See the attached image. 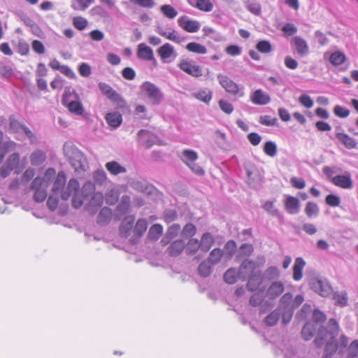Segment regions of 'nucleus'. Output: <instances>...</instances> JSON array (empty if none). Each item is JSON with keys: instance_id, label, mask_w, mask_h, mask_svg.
I'll list each match as a JSON object with an SVG mask.
<instances>
[{"instance_id": "obj_1", "label": "nucleus", "mask_w": 358, "mask_h": 358, "mask_svg": "<svg viewBox=\"0 0 358 358\" xmlns=\"http://www.w3.org/2000/svg\"><path fill=\"white\" fill-rule=\"evenodd\" d=\"M338 334V324L335 319H330L328 322V329H321L317 334L314 340L317 347L321 348L324 343V355L331 356L337 350L336 337Z\"/></svg>"}, {"instance_id": "obj_2", "label": "nucleus", "mask_w": 358, "mask_h": 358, "mask_svg": "<svg viewBox=\"0 0 358 358\" xmlns=\"http://www.w3.org/2000/svg\"><path fill=\"white\" fill-rule=\"evenodd\" d=\"M64 152L75 172L80 174L87 170L88 167L87 159L80 150L72 145H64Z\"/></svg>"}, {"instance_id": "obj_3", "label": "nucleus", "mask_w": 358, "mask_h": 358, "mask_svg": "<svg viewBox=\"0 0 358 358\" xmlns=\"http://www.w3.org/2000/svg\"><path fill=\"white\" fill-rule=\"evenodd\" d=\"M140 89L142 95L153 106L160 104L164 99V94L159 87L149 81L143 83Z\"/></svg>"}, {"instance_id": "obj_4", "label": "nucleus", "mask_w": 358, "mask_h": 358, "mask_svg": "<svg viewBox=\"0 0 358 358\" xmlns=\"http://www.w3.org/2000/svg\"><path fill=\"white\" fill-rule=\"evenodd\" d=\"M77 99L78 94L74 91L71 92L70 90H67L62 96V102L71 113L80 115L83 113L84 108L82 103Z\"/></svg>"}, {"instance_id": "obj_5", "label": "nucleus", "mask_w": 358, "mask_h": 358, "mask_svg": "<svg viewBox=\"0 0 358 358\" xmlns=\"http://www.w3.org/2000/svg\"><path fill=\"white\" fill-rule=\"evenodd\" d=\"M217 79L220 85L227 93L240 97L244 96L243 87H240L227 76L219 73L217 76Z\"/></svg>"}, {"instance_id": "obj_6", "label": "nucleus", "mask_w": 358, "mask_h": 358, "mask_svg": "<svg viewBox=\"0 0 358 358\" xmlns=\"http://www.w3.org/2000/svg\"><path fill=\"white\" fill-rule=\"evenodd\" d=\"M311 289L320 296L327 297L332 292V287L328 280L322 277L313 278L310 282Z\"/></svg>"}, {"instance_id": "obj_7", "label": "nucleus", "mask_w": 358, "mask_h": 358, "mask_svg": "<svg viewBox=\"0 0 358 358\" xmlns=\"http://www.w3.org/2000/svg\"><path fill=\"white\" fill-rule=\"evenodd\" d=\"M256 263L250 259L244 260L238 269V279L245 280L255 273Z\"/></svg>"}, {"instance_id": "obj_8", "label": "nucleus", "mask_w": 358, "mask_h": 358, "mask_svg": "<svg viewBox=\"0 0 358 358\" xmlns=\"http://www.w3.org/2000/svg\"><path fill=\"white\" fill-rule=\"evenodd\" d=\"M179 68L186 73L193 77L202 76V69L199 65H195L192 62L182 59L178 64Z\"/></svg>"}, {"instance_id": "obj_9", "label": "nucleus", "mask_w": 358, "mask_h": 358, "mask_svg": "<svg viewBox=\"0 0 358 358\" xmlns=\"http://www.w3.org/2000/svg\"><path fill=\"white\" fill-rule=\"evenodd\" d=\"M331 182L343 189H351L353 187V182L351 178V174L346 171L343 175H338L334 176L331 180Z\"/></svg>"}, {"instance_id": "obj_10", "label": "nucleus", "mask_w": 358, "mask_h": 358, "mask_svg": "<svg viewBox=\"0 0 358 358\" xmlns=\"http://www.w3.org/2000/svg\"><path fill=\"white\" fill-rule=\"evenodd\" d=\"M178 24L182 29L189 33H195L200 28V24L198 21L189 20L186 15L179 17Z\"/></svg>"}, {"instance_id": "obj_11", "label": "nucleus", "mask_w": 358, "mask_h": 358, "mask_svg": "<svg viewBox=\"0 0 358 358\" xmlns=\"http://www.w3.org/2000/svg\"><path fill=\"white\" fill-rule=\"evenodd\" d=\"M103 195L101 192L94 193L89 199L87 208L92 214H94L101 208L103 203Z\"/></svg>"}, {"instance_id": "obj_12", "label": "nucleus", "mask_w": 358, "mask_h": 358, "mask_svg": "<svg viewBox=\"0 0 358 358\" xmlns=\"http://www.w3.org/2000/svg\"><path fill=\"white\" fill-rule=\"evenodd\" d=\"M155 31L162 36L173 41L177 43H181L184 42L187 38L186 37H182L178 34V33L175 30H172V31H166L163 27L157 24L155 27Z\"/></svg>"}, {"instance_id": "obj_13", "label": "nucleus", "mask_w": 358, "mask_h": 358, "mask_svg": "<svg viewBox=\"0 0 358 358\" xmlns=\"http://www.w3.org/2000/svg\"><path fill=\"white\" fill-rule=\"evenodd\" d=\"M284 205L285 210L289 214L296 215L299 213L301 203L298 198L290 195H285Z\"/></svg>"}, {"instance_id": "obj_14", "label": "nucleus", "mask_w": 358, "mask_h": 358, "mask_svg": "<svg viewBox=\"0 0 358 358\" xmlns=\"http://www.w3.org/2000/svg\"><path fill=\"white\" fill-rule=\"evenodd\" d=\"M292 44L294 46L297 54L301 57H305L309 53V47L306 40L300 36H294L292 39Z\"/></svg>"}, {"instance_id": "obj_15", "label": "nucleus", "mask_w": 358, "mask_h": 358, "mask_svg": "<svg viewBox=\"0 0 358 358\" xmlns=\"http://www.w3.org/2000/svg\"><path fill=\"white\" fill-rule=\"evenodd\" d=\"M148 228V223L145 219H139L134 227V237L131 238L132 244H136L139 238L143 235Z\"/></svg>"}, {"instance_id": "obj_16", "label": "nucleus", "mask_w": 358, "mask_h": 358, "mask_svg": "<svg viewBox=\"0 0 358 358\" xmlns=\"http://www.w3.org/2000/svg\"><path fill=\"white\" fill-rule=\"evenodd\" d=\"M137 57L139 59L145 61H153L157 64V61L154 57L152 49L145 43H140L138 45Z\"/></svg>"}, {"instance_id": "obj_17", "label": "nucleus", "mask_w": 358, "mask_h": 358, "mask_svg": "<svg viewBox=\"0 0 358 358\" xmlns=\"http://www.w3.org/2000/svg\"><path fill=\"white\" fill-rule=\"evenodd\" d=\"M250 101L255 105H266L271 101L270 96L259 89L255 90L250 96Z\"/></svg>"}, {"instance_id": "obj_18", "label": "nucleus", "mask_w": 358, "mask_h": 358, "mask_svg": "<svg viewBox=\"0 0 358 358\" xmlns=\"http://www.w3.org/2000/svg\"><path fill=\"white\" fill-rule=\"evenodd\" d=\"M99 88L106 96L110 100L117 102L121 99V96L116 91H115L109 85L100 82L98 84Z\"/></svg>"}, {"instance_id": "obj_19", "label": "nucleus", "mask_w": 358, "mask_h": 358, "mask_svg": "<svg viewBox=\"0 0 358 358\" xmlns=\"http://www.w3.org/2000/svg\"><path fill=\"white\" fill-rule=\"evenodd\" d=\"M285 290L284 284L280 281H275L271 283L266 291V296L271 299L278 297Z\"/></svg>"}, {"instance_id": "obj_20", "label": "nucleus", "mask_w": 358, "mask_h": 358, "mask_svg": "<svg viewBox=\"0 0 358 358\" xmlns=\"http://www.w3.org/2000/svg\"><path fill=\"white\" fill-rule=\"evenodd\" d=\"M79 188L80 185L78 180L74 178L71 179L66 189L62 192V199L67 201L71 194L79 192Z\"/></svg>"}, {"instance_id": "obj_21", "label": "nucleus", "mask_w": 358, "mask_h": 358, "mask_svg": "<svg viewBox=\"0 0 358 358\" xmlns=\"http://www.w3.org/2000/svg\"><path fill=\"white\" fill-rule=\"evenodd\" d=\"M321 329H328V326L327 327H318L314 323L308 322L302 329V337L306 341L310 340L315 336L316 331L317 330L318 333Z\"/></svg>"}, {"instance_id": "obj_22", "label": "nucleus", "mask_w": 358, "mask_h": 358, "mask_svg": "<svg viewBox=\"0 0 358 358\" xmlns=\"http://www.w3.org/2000/svg\"><path fill=\"white\" fill-rule=\"evenodd\" d=\"M134 221V215L127 216L122 220L120 226V234L122 236L127 237L129 235L130 231L133 227Z\"/></svg>"}, {"instance_id": "obj_23", "label": "nucleus", "mask_w": 358, "mask_h": 358, "mask_svg": "<svg viewBox=\"0 0 358 358\" xmlns=\"http://www.w3.org/2000/svg\"><path fill=\"white\" fill-rule=\"evenodd\" d=\"M66 179L65 174L63 172H59L52 186L53 194L57 196L60 194L62 195V192L64 191V187L66 183Z\"/></svg>"}, {"instance_id": "obj_24", "label": "nucleus", "mask_w": 358, "mask_h": 358, "mask_svg": "<svg viewBox=\"0 0 358 358\" xmlns=\"http://www.w3.org/2000/svg\"><path fill=\"white\" fill-rule=\"evenodd\" d=\"M157 52L160 56L161 59L164 61L170 58L173 55L174 56V57H176V53L173 46L169 43H166L162 46H161L157 50Z\"/></svg>"}, {"instance_id": "obj_25", "label": "nucleus", "mask_w": 358, "mask_h": 358, "mask_svg": "<svg viewBox=\"0 0 358 358\" xmlns=\"http://www.w3.org/2000/svg\"><path fill=\"white\" fill-rule=\"evenodd\" d=\"M306 265V262L301 257H297L295 259L293 266V279L299 281L303 277V269Z\"/></svg>"}, {"instance_id": "obj_26", "label": "nucleus", "mask_w": 358, "mask_h": 358, "mask_svg": "<svg viewBox=\"0 0 358 358\" xmlns=\"http://www.w3.org/2000/svg\"><path fill=\"white\" fill-rule=\"evenodd\" d=\"M336 138L343 143L348 149H355L357 148V143L353 138L344 133L336 134Z\"/></svg>"}, {"instance_id": "obj_27", "label": "nucleus", "mask_w": 358, "mask_h": 358, "mask_svg": "<svg viewBox=\"0 0 358 358\" xmlns=\"http://www.w3.org/2000/svg\"><path fill=\"white\" fill-rule=\"evenodd\" d=\"M3 141V133L0 131V163L3 161L6 155L14 148L13 141Z\"/></svg>"}, {"instance_id": "obj_28", "label": "nucleus", "mask_w": 358, "mask_h": 358, "mask_svg": "<svg viewBox=\"0 0 358 358\" xmlns=\"http://www.w3.org/2000/svg\"><path fill=\"white\" fill-rule=\"evenodd\" d=\"M105 167L107 171L113 176H117L120 173H125L127 172V169L116 161L107 162L105 164Z\"/></svg>"}, {"instance_id": "obj_29", "label": "nucleus", "mask_w": 358, "mask_h": 358, "mask_svg": "<svg viewBox=\"0 0 358 358\" xmlns=\"http://www.w3.org/2000/svg\"><path fill=\"white\" fill-rule=\"evenodd\" d=\"M262 281L261 272L257 271L255 273H253V275L248 278V282L247 283L248 289L251 292L257 290L262 284Z\"/></svg>"}, {"instance_id": "obj_30", "label": "nucleus", "mask_w": 358, "mask_h": 358, "mask_svg": "<svg viewBox=\"0 0 358 358\" xmlns=\"http://www.w3.org/2000/svg\"><path fill=\"white\" fill-rule=\"evenodd\" d=\"M106 120L110 127L117 128L122 122V115L119 112L108 113L106 115Z\"/></svg>"}, {"instance_id": "obj_31", "label": "nucleus", "mask_w": 358, "mask_h": 358, "mask_svg": "<svg viewBox=\"0 0 358 358\" xmlns=\"http://www.w3.org/2000/svg\"><path fill=\"white\" fill-rule=\"evenodd\" d=\"M180 230V226L178 224H173L168 228L165 237L162 239L161 242L163 245H166L171 239L178 235Z\"/></svg>"}, {"instance_id": "obj_32", "label": "nucleus", "mask_w": 358, "mask_h": 358, "mask_svg": "<svg viewBox=\"0 0 358 358\" xmlns=\"http://www.w3.org/2000/svg\"><path fill=\"white\" fill-rule=\"evenodd\" d=\"M200 243V249L203 252H208L214 243V238L209 232L203 234Z\"/></svg>"}, {"instance_id": "obj_33", "label": "nucleus", "mask_w": 358, "mask_h": 358, "mask_svg": "<svg viewBox=\"0 0 358 358\" xmlns=\"http://www.w3.org/2000/svg\"><path fill=\"white\" fill-rule=\"evenodd\" d=\"M246 172L248 180L250 185L254 186L262 181L261 175L257 168L251 167L248 169Z\"/></svg>"}, {"instance_id": "obj_34", "label": "nucleus", "mask_w": 358, "mask_h": 358, "mask_svg": "<svg viewBox=\"0 0 358 358\" xmlns=\"http://www.w3.org/2000/svg\"><path fill=\"white\" fill-rule=\"evenodd\" d=\"M185 248V243L182 240L175 241L168 248L169 253L171 256L179 255Z\"/></svg>"}, {"instance_id": "obj_35", "label": "nucleus", "mask_w": 358, "mask_h": 358, "mask_svg": "<svg viewBox=\"0 0 358 358\" xmlns=\"http://www.w3.org/2000/svg\"><path fill=\"white\" fill-rule=\"evenodd\" d=\"M333 299L335 304L341 307L345 306L348 304V294L345 291L336 292L333 294Z\"/></svg>"}, {"instance_id": "obj_36", "label": "nucleus", "mask_w": 358, "mask_h": 358, "mask_svg": "<svg viewBox=\"0 0 358 358\" xmlns=\"http://www.w3.org/2000/svg\"><path fill=\"white\" fill-rule=\"evenodd\" d=\"M130 207V197L128 195L122 196L120 202L116 207V210L121 215H124L127 213Z\"/></svg>"}, {"instance_id": "obj_37", "label": "nucleus", "mask_w": 358, "mask_h": 358, "mask_svg": "<svg viewBox=\"0 0 358 358\" xmlns=\"http://www.w3.org/2000/svg\"><path fill=\"white\" fill-rule=\"evenodd\" d=\"M292 294L289 292L284 294L280 299L279 309L280 311L282 309H291L293 308L292 306Z\"/></svg>"}, {"instance_id": "obj_38", "label": "nucleus", "mask_w": 358, "mask_h": 358, "mask_svg": "<svg viewBox=\"0 0 358 358\" xmlns=\"http://www.w3.org/2000/svg\"><path fill=\"white\" fill-rule=\"evenodd\" d=\"M198 159L197 153L192 150H184L182 151V161L187 166L188 164L196 162Z\"/></svg>"}, {"instance_id": "obj_39", "label": "nucleus", "mask_w": 358, "mask_h": 358, "mask_svg": "<svg viewBox=\"0 0 358 358\" xmlns=\"http://www.w3.org/2000/svg\"><path fill=\"white\" fill-rule=\"evenodd\" d=\"M45 158L46 156L44 152L36 150L34 152L30 157L31 164L33 166H39L44 162Z\"/></svg>"}, {"instance_id": "obj_40", "label": "nucleus", "mask_w": 358, "mask_h": 358, "mask_svg": "<svg viewBox=\"0 0 358 358\" xmlns=\"http://www.w3.org/2000/svg\"><path fill=\"white\" fill-rule=\"evenodd\" d=\"M304 211L308 217H315L320 213V208L317 203L309 201L306 203Z\"/></svg>"}, {"instance_id": "obj_41", "label": "nucleus", "mask_w": 358, "mask_h": 358, "mask_svg": "<svg viewBox=\"0 0 358 358\" xmlns=\"http://www.w3.org/2000/svg\"><path fill=\"white\" fill-rule=\"evenodd\" d=\"M163 233V227L159 224H153L149 229L148 238L150 240L156 241Z\"/></svg>"}, {"instance_id": "obj_42", "label": "nucleus", "mask_w": 358, "mask_h": 358, "mask_svg": "<svg viewBox=\"0 0 358 358\" xmlns=\"http://www.w3.org/2000/svg\"><path fill=\"white\" fill-rule=\"evenodd\" d=\"M186 49L192 52L203 55L207 52L206 48L198 43L191 42L186 45Z\"/></svg>"}, {"instance_id": "obj_43", "label": "nucleus", "mask_w": 358, "mask_h": 358, "mask_svg": "<svg viewBox=\"0 0 358 358\" xmlns=\"http://www.w3.org/2000/svg\"><path fill=\"white\" fill-rule=\"evenodd\" d=\"M281 311L276 309L266 316L264 322L266 325L272 327L277 324L280 317Z\"/></svg>"}, {"instance_id": "obj_44", "label": "nucleus", "mask_w": 358, "mask_h": 358, "mask_svg": "<svg viewBox=\"0 0 358 358\" xmlns=\"http://www.w3.org/2000/svg\"><path fill=\"white\" fill-rule=\"evenodd\" d=\"M193 96L197 99L208 103L212 99V92L209 90H201L193 94Z\"/></svg>"}, {"instance_id": "obj_45", "label": "nucleus", "mask_w": 358, "mask_h": 358, "mask_svg": "<svg viewBox=\"0 0 358 358\" xmlns=\"http://www.w3.org/2000/svg\"><path fill=\"white\" fill-rule=\"evenodd\" d=\"M345 54L340 51L333 52L329 57L330 62L334 66L343 64L345 62Z\"/></svg>"}, {"instance_id": "obj_46", "label": "nucleus", "mask_w": 358, "mask_h": 358, "mask_svg": "<svg viewBox=\"0 0 358 358\" xmlns=\"http://www.w3.org/2000/svg\"><path fill=\"white\" fill-rule=\"evenodd\" d=\"M95 191L94 185L91 182H85L80 192V194L84 197L87 201L88 199L94 194Z\"/></svg>"}, {"instance_id": "obj_47", "label": "nucleus", "mask_w": 358, "mask_h": 358, "mask_svg": "<svg viewBox=\"0 0 358 358\" xmlns=\"http://www.w3.org/2000/svg\"><path fill=\"white\" fill-rule=\"evenodd\" d=\"M238 278V271H237L235 268L228 269L224 275V280L228 284L235 283Z\"/></svg>"}, {"instance_id": "obj_48", "label": "nucleus", "mask_w": 358, "mask_h": 358, "mask_svg": "<svg viewBox=\"0 0 358 358\" xmlns=\"http://www.w3.org/2000/svg\"><path fill=\"white\" fill-rule=\"evenodd\" d=\"M75 2H73L71 4V8L73 10H86L92 3L94 2V0H74Z\"/></svg>"}, {"instance_id": "obj_49", "label": "nucleus", "mask_w": 358, "mask_h": 358, "mask_svg": "<svg viewBox=\"0 0 358 358\" xmlns=\"http://www.w3.org/2000/svg\"><path fill=\"white\" fill-rule=\"evenodd\" d=\"M160 10L165 17L169 19H173L178 15L177 10L172 6L169 4L162 5L160 7Z\"/></svg>"}, {"instance_id": "obj_50", "label": "nucleus", "mask_w": 358, "mask_h": 358, "mask_svg": "<svg viewBox=\"0 0 358 358\" xmlns=\"http://www.w3.org/2000/svg\"><path fill=\"white\" fill-rule=\"evenodd\" d=\"M209 262L208 261H203L202 262L198 268V271L200 275L202 277H207L210 275L212 271V266Z\"/></svg>"}, {"instance_id": "obj_51", "label": "nucleus", "mask_w": 358, "mask_h": 358, "mask_svg": "<svg viewBox=\"0 0 358 358\" xmlns=\"http://www.w3.org/2000/svg\"><path fill=\"white\" fill-rule=\"evenodd\" d=\"M200 249V243L196 238H190L186 246V252L189 255L195 254Z\"/></svg>"}, {"instance_id": "obj_52", "label": "nucleus", "mask_w": 358, "mask_h": 358, "mask_svg": "<svg viewBox=\"0 0 358 358\" xmlns=\"http://www.w3.org/2000/svg\"><path fill=\"white\" fill-rule=\"evenodd\" d=\"M111 210L109 208H103L98 215L99 223H107L110 220Z\"/></svg>"}, {"instance_id": "obj_53", "label": "nucleus", "mask_w": 358, "mask_h": 358, "mask_svg": "<svg viewBox=\"0 0 358 358\" xmlns=\"http://www.w3.org/2000/svg\"><path fill=\"white\" fill-rule=\"evenodd\" d=\"M222 257V251L220 248L213 249L209 254L208 262L211 264H215L218 263Z\"/></svg>"}, {"instance_id": "obj_54", "label": "nucleus", "mask_w": 358, "mask_h": 358, "mask_svg": "<svg viewBox=\"0 0 358 358\" xmlns=\"http://www.w3.org/2000/svg\"><path fill=\"white\" fill-rule=\"evenodd\" d=\"M264 152L269 157H274L277 154V145L273 141H267L265 143L264 146Z\"/></svg>"}, {"instance_id": "obj_55", "label": "nucleus", "mask_w": 358, "mask_h": 358, "mask_svg": "<svg viewBox=\"0 0 358 358\" xmlns=\"http://www.w3.org/2000/svg\"><path fill=\"white\" fill-rule=\"evenodd\" d=\"M264 209L268 212L273 217H277L278 218L282 217L281 213L279 210L275 207L274 204L271 201H266L263 206Z\"/></svg>"}, {"instance_id": "obj_56", "label": "nucleus", "mask_w": 358, "mask_h": 358, "mask_svg": "<svg viewBox=\"0 0 358 358\" xmlns=\"http://www.w3.org/2000/svg\"><path fill=\"white\" fill-rule=\"evenodd\" d=\"M326 320V315L320 310L315 309L313 314V321L310 322L314 323L318 327H322L320 323Z\"/></svg>"}, {"instance_id": "obj_57", "label": "nucleus", "mask_w": 358, "mask_h": 358, "mask_svg": "<svg viewBox=\"0 0 358 358\" xmlns=\"http://www.w3.org/2000/svg\"><path fill=\"white\" fill-rule=\"evenodd\" d=\"M257 50L262 53H268L272 51V45L268 41H260L256 45Z\"/></svg>"}, {"instance_id": "obj_58", "label": "nucleus", "mask_w": 358, "mask_h": 358, "mask_svg": "<svg viewBox=\"0 0 358 358\" xmlns=\"http://www.w3.org/2000/svg\"><path fill=\"white\" fill-rule=\"evenodd\" d=\"M280 272L277 267L270 266L265 271L264 277L268 280H274L278 278Z\"/></svg>"}, {"instance_id": "obj_59", "label": "nucleus", "mask_w": 358, "mask_h": 358, "mask_svg": "<svg viewBox=\"0 0 358 358\" xmlns=\"http://www.w3.org/2000/svg\"><path fill=\"white\" fill-rule=\"evenodd\" d=\"M20 162V155L17 152L10 155L6 162V164L14 170L17 168Z\"/></svg>"}, {"instance_id": "obj_60", "label": "nucleus", "mask_w": 358, "mask_h": 358, "mask_svg": "<svg viewBox=\"0 0 358 358\" xmlns=\"http://www.w3.org/2000/svg\"><path fill=\"white\" fill-rule=\"evenodd\" d=\"M196 231V227L192 223H187L182 229V236L184 238L192 237Z\"/></svg>"}, {"instance_id": "obj_61", "label": "nucleus", "mask_w": 358, "mask_h": 358, "mask_svg": "<svg viewBox=\"0 0 358 358\" xmlns=\"http://www.w3.org/2000/svg\"><path fill=\"white\" fill-rule=\"evenodd\" d=\"M130 186L135 190L140 192H145L148 189V185L145 181L133 180L130 183Z\"/></svg>"}, {"instance_id": "obj_62", "label": "nucleus", "mask_w": 358, "mask_h": 358, "mask_svg": "<svg viewBox=\"0 0 358 358\" xmlns=\"http://www.w3.org/2000/svg\"><path fill=\"white\" fill-rule=\"evenodd\" d=\"M48 182L44 178L36 177L31 182V188L34 191L37 189L47 188Z\"/></svg>"}, {"instance_id": "obj_63", "label": "nucleus", "mask_w": 358, "mask_h": 358, "mask_svg": "<svg viewBox=\"0 0 358 358\" xmlns=\"http://www.w3.org/2000/svg\"><path fill=\"white\" fill-rule=\"evenodd\" d=\"M71 195L73 196L72 206L75 208H80L85 203V201H87V200L80 194V192L78 193L73 194Z\"/></svg>"}, {"instance_id": "obj_64", "label": "nucleus", "mask_w": 358, "mask_h": 358, "mask_svg": "<svg viewBox=\"0 0 358 358\" xmlns=\"http://www.w3.org/2000/svg\"><path fill=\"white\" fill-rule=\"evenodd\" d=\"M347 358H358V341H354L350 345Z\"/></svg>"}]
</instances>
